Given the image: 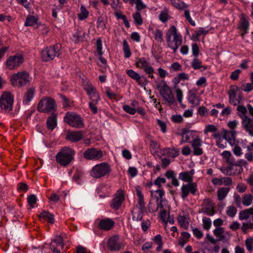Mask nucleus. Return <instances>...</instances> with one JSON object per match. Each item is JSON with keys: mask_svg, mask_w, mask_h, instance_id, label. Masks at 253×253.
<instances>
[{"mask_svg": "<svg viewBox=\"0 0 253 253\" xmlns=\"http://www.w3.org/2000/svg\"><path fill=\"white\" fill-rule=\"evenodd\" d=\"M230 188L228 187H222L217 190V197L219 201L223 200L229 193Z\"/></svg>", "mask_w": 253, "mask_h": 253, "instance_id": "nucleus-35", "label": "nucleus"}, {"mask_svg": "<svg viewBox=\"0 0 253 253\" xmlns=\"http://www.w3.org/2000/svg\"><path fill=\"white\" fill-rule=\"evenodd\" d=\"M202 140L197 137L191 142L192 146L194 149L193 154L194 155H201L203 153L202 149L200 147L202 145Z\"/></svg>", "mask_w": 253, "mask_h": 253, "instance_id": "nucleus-23", "label": "nucleus"}, {"mask_svg": "<svg viewBox=\"0 0 253 253\" xmlns=\"http://www.w3.org/2000/svg\"><path fill=\"white\" fill-rule=\"evenodd\" d=\"M241 89L244 91L250 92L253 89V84L251 83L243 84L241 86Z\"/></svg>", "mask_w": 253, "mask_h": 253, "instance_id": "nucleus-60", "label": "nucleus"}, {"mask_svg": "<svg viewBox=\"0 0 253 253\" xmlns=\"http://www.w3.org/2000/svg\"><path fill=\"white\" fill-rule=\"evenodd\" d=\"M10 81L14 86H25L30 83V75L26 71L18 72L12 75Z\"/></svg>", "mask_w": 253, "mask_h": 253, "instance_id": "nucleus-7", "label": "nucleus"}, {"mask_svg": "<svg viewBox=\"0 0 253 253\" xmlns=\"http://www.w3.org/2000/svg\"><path fill=\"white\" fill-rule=\"evenodd\" d=\"M191 65L194 70H198L203 68V71H205L207 69V67L202 65V62L198 57H194L192 60Z\"/></svg>", "mask_w": 253, "mask_h": 253, "instance_id": "nucleus-28", "label": "nucleus"}, {"mask_svg": "<svg viewBox=\"0 0 253 253\" xmlns=\"http://www.w3.org/2000/svg\"><path fill=\"white\" fill-rule=\"evenodd\" d=\"M54 243L56 244L57 246H59L62 248H63L64 245L63 238L61 236L59 235L55 236L53 241L51 244H53L54 245Z\"/></svg>", "mask_w": 253, "mask_h": 253, "instance_id": "nucleus-48", "label": "nucleus"}, {"mask_svg": "<svg viewBox=\"0 0 253 253\" xmlns=\"http://www.w3.org/2000/svg\"><path fill=\"white\" fill-rule=\"evenodd\" d=\"M84 88L86 92L89 96V99L91 101H98L100 100V96L96 89L92 85L89 81H86L84 83Z\"/></svg>", "mask_w": 253, "mask_h": 253, "instance_id": "nucleus-14", "label": "nucleus"}, {"mask_svg": "<svg viewBox=\"0 0 253 253\" xmlns=\"http://www.w3.org/2000/svg\"><path fill=\"white\" fill-rule=\"evenodd\" d=\"M24 61L23 56L19 54H16L13 56L9 57L6 61V67L9 70H13L17 68Z\"/></svg>", "mask_w": 253, "mask_h": 253, "instance_id": "nucleus-12", "label": "nucleus"}, {"mask_svg": "<svg viewBox=\"0 0 253 253\" xmlns=\"http://www.w3.org/2000/svg\"><path fill=\"white\" fill-rule=\"evenodd\" d=\"M238 89V87L237 85L230 86V89L228 90V94L229 95V101L231 104L236 106L240 104L239 99L236 98L237 91Z\"/></svg>", "mask_w": 253, "mask_h": 253, "instance_id": "nucleus-20", "label": "nucleus"}, {"mask_svg": "<svg viewBox=\"0 0 253 253\" xmlns=\"http://www.w3.org/2000/svg\"><path fill=\"white\" fill-rule=\"evenodd\" d=\"M253 196L251 194H245L244 195L242 200L243 204L245 206H249L252 203Z\"/></svg>", "mask_w": 253, "mask_h": 253, "instance_id": "nucleus-42", "label": "nucleus"}, {"mask_svg": "<svg viewBox=\"0 0 253 253\" xmlns=\"http://www.w3.org/2000/svg\"><path fill=\"white\" fill-rule=\"evenodd\" d=\"M27 201L28 204L31 206V207L34 208V205L37 201V198L35 195L31 194L28 197Z\"/></svg>", "mask_w": 253, "mask_h": 253, "instance_id": "nucleus-50", "label": "nucleus"}, {"mask_svg": "<svg viewBox=\"0 0 253 253\" xmlns=\"http://www.w3.org/2000/svg\"><path fill=\"white\" fill-rule=\"evenodd\" d=\"M114 224V222L111 219L107 218L100 220L98 227L101 230L108 231L113 227Z\"/></svg>", "mask_w": 253, "mask_h": 253, "instance_id": "nucleus-21", "label": "nucleus"}, {"mask_svg": "<svg viewBox=\"0 0 253 253\" xmlns=\"http://www.w3.org/2000/svg\"><path fill=\"white\" fill-rule=\"evenodd\" d=\"M226 212L228 216L233 217L237 213V209L234 206H230L227 208Z\"/></svg>", "mask_w": 253, "mask_h": 253, "instance_id": "nucleus-49", "label": "nucleus"}, {"mask_svg": "<svg viewBox=\"0 0 253 253\" xmlns=\"http://www.w3.org/2000/svg\"><path fill=\"white\" fill-rule=\"evenodd\" d=\"M98 101H91L89 102V107L90 110L92 112V113L95 114L97 113L98 109L96 106V105L97 104Z\"/></svg>", "mask_w": 253, "mask_h": 253, "instance_id": "nucleus-61", "label": "nucleus"}, {"mask_svg": "<svg viewBox=\"0 0 253 253\" xmlns=\"http://www.w3.org/2000/svg\"><path fill=\"white\" fill-rule=\"evenodd\" d=\"M123 110L126 113L130 115H134L136 112V110L133 107H131L128 105H125L123 106Z\"/></svg>", "mask_w": 253, "mask_h": 253, "instance_id": "nucleus-55", "label": "nucleus"}, {"mask_svg": "<svg viewBox=\"0 0 253 253\" xmlns=\"http://www.w3.org/2000/svg\"><path fill=\"white\" fill-rule=\"evenodd\" d=\"M96 45V47H97V51L98 52L99 55H100L99 59H100V61L103 64H106L107 63V60L102 56V55L103 54V52L102 50V41L100 38L98 39L97 40Z\"/></svg>", "mask_w": 253, "mask_h": 253, "instance_id": "nucleus-30", "label": "nucleus"}, {"mask_svg": "<svg viewBox=\"0 0 253 253\" xmlns=\"http://www.w3.org/2000/svg\"><path fill=\"white\" fill-rule=\"evenodd\" d=\"M159 20L165 23L169 20V15L167 11H162L159 15Z\"/></svg>", "mask_w": 253, "mask_h": 253, "instance_id": "nucleus-58", "label": "nucleus"}, {"mask_svg": "<svg viewBox=\"0 0 253 253\" xmlns=\"http://www.w3.org/2000/svg\"><path fill=\"white\" fill-rule=\"evenodd\" d=\"M192 231L194 235L198 239H201L203 236V232L197 228H193Z\"/></svg>", "mask_w": 253, "mask_h": 253, "instance_id": "nucleus-62", "label": "nucleus"}, {"mask_svg": "<svg viewBox=\"0 0 253 253\" xmlns=\"http://www.w3.org/2000/svg\"><path fill=\"white\" fill-rule=\"evenodd\" d=\"M73 37L75 42H83L85 38V32L81 30L77 29L74 34Z\"/></svg>", "mask_w": 253, "mask_h": 253, "instance_id": "nucleus-38", "label": "nucleus"}, {"mask_svg": "<svg viewBox=\"0 0 253 253\" xmlns=\"http://www.w3.org/2000/svg\"><path fill=\"white\" fill-rule=\"evenodd\" d=\"M13 96L9 92H4L0 97V106L1 108L9 112L12 110Z\"/></svg>", "mask_w": 253, "mask_h": 253, "instance_id": "nucleus-9", "label": "nucleus"}, {"mask_svg": "<svg viewBox=\"0 0 253 253\" xmlns=\"http://www.w3.org/2000/svg\"><path fill=\"white\" fill-rule=\"evenodd\" d=\"M245 245L248 251L251 252L253 249V238L246 239Z\"/></svg>", "mask_w": 253, "mask_h": 253, "instance_id": "nucleus-54", "label": "nucleus"}, {"mask_svg": "<svg viewBox=\"0 0 253 253\" xmlns=\"http://www.w3.org/2000/svg\"><path fill=\"white\" fill-rule=\"evenodd\" d=\"M178 221L182 227H183L185 229H187L188 228L189 223L185 216H179L178 217Z\"/></svg>", "mask_w": 253, "mask_h": 253, "instance_id": "nucleus-47", "label": "nucleus"}, {"mask_svg": "<svg viewBox=\"0 0 253 253\" xmlns=\"http://www.w3.org/2000/svg\"><path fill=\"white\" fill-rule=\"evenodd\" d=\"M110 166L107 163H102L94 166L90 171V175L94 178H101L108 175L111 172Z\"/></svg>", "mask_w": 253, "mask_h": 253, "instance_id": "nucleus-6", "label": "nucleus"}, {"mask_svg": "<svg viewBox=\"0 0 253 253\" xmlns=\"http://www.w3.org/2000/svg\"><path fill=\"white\" fill-rule=\"evenodd\" d=\"M214 235L217 237H219V239L218 240H222L224 239V237L223 235V233L224 232L223 228L218 227L215 229L213 231Z\"/></svg>", "mask_w": 253, "mask_h": 253, "instance_id": "nucleus-46", "label": "nucleus"}, {"mask_svg": "<svg viewBox=\"0 0 253 253\" xmlns=\"http://www.w3.org/2000/svg\"><path fill=\"white\" fill-rule=\"evenodd\" d=\"M124 247L123 241L119 236H114L109 239L108 247L111 251H119Z\"/></svg>", "mask_w": 253, "mask_h": 253, "instance_id": "nucleus-15", "label": "nucleus"}, {"mask_svg": "<svg viewBox=\"0 0 253 253\" xmlns=\"http://www.w3.org/2000/svg\"><path fill=\"white\" fill-rule=\"evenodd\" d=\"M64 121L71 127L82 128L84 127V119L77 113L73 112L66 113Z\"/></svg>", "mask_w": 253, "mask_h": 253, "instance_id": "nucleus-5", "label": "nucleus"}, {"mask_svg": "<svg viewBox=\"0 0 253 253\" xmlns=\"http://www.w3.org/2000/svg\"><path fill=\"white\" fill-rule=\"evenodd\" d=\"M155 40L159 43H161L163 42V34L160 29H156L153 31Z\"/></svg>", "mask_w": 253, "mask_h": 253, "instance_id": "nucleus-40", "label": "nucleus"}, {"mask_svg": "<svg viewBox=\"0 0 253 253\" xmlns=\"http://www.w3.org/2000/svg\"><path fill=\"white\" fill-rule=\"evenodd\" d=\"M136 195L138 198L136 207L138 208L140 210L146 211L145 203L144 202L143 195L142 193L140 187L138 186L136 187Z\"/></svg>", "mask_w": 253, "mask_h": 253, "instance_id": "nucleus-24", "label": "nucleus"}, {"mask_svg": "<svg viewBox=\"0 0 253 253\" xmlns=\"http://www.w3.org/2000/svg\"><path fill=\"white\" fill-rule=\"evenodd\" d=\"M83 156L87 160H97L102 157L103 152L95 148H90L84 151Z\"/></svg>", "mask_w": 253, "mask_h": 253, "instance_id": "nucleus-16", "label": "nucleus"}, {"mask_svg": "<svg viewBox=\"0 0 253 253\" xmlns=\"http://www.w3.org/2000/svg\"><path fill=\"white\" fill-rule=\"evenodd\" d=\"M125 199L124 194L122 190H119L115 197L112 200L110 206L115 210H119Z\"/></svg>", "mask_w": 253, "mask_h": 253, "instance_id": "nucleus-17", "label": "nucleus"}, {"mask_svg": "<svg viewBox=\"0 0 253 253\" xmlns=\"http://www.w3.org/2000/svg\"><path fill=\"white\" fill-rule=\"evenodd\" d=\"M130 2L131 4L135 3L137 11L142 10L146 7V4L142 2V0H130Z\"/></svg>", "mask_w": 253, "mask_h": 253, "instance_id": "nucleus-41", "label": "nucleus"}, {"mask_svg": "<svg viewBox=\"0 0 253 253\" xmlns=\"http://www.w3.org/2000/svg\"><path fill=\"white\" fill-rule=\"evenodd\" d=\"M249 27V22L248 19L246 18L245 15L242 14L241 22L239 26L240 29L243 31L241 34L242 38H244L245 35L248 32Z\"/></svg>", "mask_w": 253, "mask_h": 253, "instance_id": "nucleus-25", "label": "nucleus"}, {"mask_svg": "<svg viewBox=\"0 0 253 253\" xmlns=\"http://www.w3.org/2000/svg\"><path fill=\"white\" fill-rule=\"evenodd\" d=\"M160 93L163 99L169 105L174 104L176 101L173 94L169 85L165 84L160 88Z\"/></svg>", "mask_w": 253, "mask_h": 253, "instance_id": "nucleus-10", "label": "nucleus"}, {"mask_svg": "<svg viewBox=\"0 0 253 253\" xmlns=\"http://www.w3.org/2000/svg\"><path fill=\"white\" fill-rule=\"evenodd\" d=\"M46 124L48 129L53 130L57 126V115L52 113L51 116L47 118Z\"/></svg>", "mask_w": 253, "mask_h": 253, "instance_id": "nucleus-26", "label": "nucleus"}, {"mask_svg": "<svg viewBox=\"0 0 253 253\" xmlns=\"http://www.w3.org/2000/svg\"><path fill=\"white\" fill-rule=\"evenodd\" d=\"M241 72V71L240 69H237L232 72L230 76V79L233 81L237 80L239 78V76Z\"/></svg>", "mask_w": 253, "mask_h": 253, "instance_id": "nucleus-63", "label": "nucleus"}, {"mask_svg": "<svg viewBox=\"0 0 253 253\" xmlns=\"http://www.w3.org/2000/svg\"><path fill=\"white\" fill-rule=\"evenodd\" d=\"M133 18L135 24L137 25H141L143 23L142 19L139 11H136L133 14Z\"/></svg>", "mask_w": 253, "mask_h": 253, "instance_id": "nucleus-45", "label": "nucleus"}, {"mask_svg": "<svg viewBox=\"0 0 253 253\" xmlns=\"http://www.w3.org/2000/svg\"><path fill=\"white\" fill-rule=\"evenodd\" d=\"M166 182V180L165 178L158 177L155 180L154 184L157 186L160 189L162 187V184H164Z\"/></svg>", "mask_w": 253, "mask_h": 253, "instance_id": "nucleus-59", "label": "nucleus"}, {"mask_svg": "<svg viewBox=\"0 0 253 253\" xmlns=\"http://www.w3.org/2000/svg\"><path fill=\"white\" fill-rule=\"evenodd\" d=\"M203 228L205 229L209 230L211 226V221L210 218L204 217L203 218Z\"/></svg>", "mask_w": 253, "mask_h": 253, "instance_id": "nucleus-52", "label": "nucleus"}, {"mask_svg": "<svg viewBox=\"0 0 253 253\" xmlns=\"http://www.w3.org/2000/svg\"><path fill=\"white\" fill-rule=\"evenodd\" d=\"M202 206L204 208L201 210L202 212L209 216H212L215 214L213 205L210 199H205Z\"/></svg>", "mask_w": 253, "mask_h": 253, "instance_id": "nucleus-19", "label": "nucleus"}, {"mask_svg": "<svg viewBox=\"0 0 253 253\" xmlns=\"http://www.w3.org/2000/svg\"><path fill=\"white\" fill-rule=\"evenodd\" d=\"M252 212H253V208L242 211L239 212V218L241 220L247 219L249 218Z\"/></svg>", "mask_w": 253, "mask_h": 253, "instance_id": "nucleus-32", "label": "nucleus"}, {"mask_svg": "<svg viewBox=\"0 0 253 253\" xmlns=\"http://www.w3.org/2000/svg\"><path fill=\"white\" fill-rule=\"evenodd\" d=\"M75 152L72 149L65 147L63 148L55 156L58 163L61 166L66 167L69 165L74 159Z\"/></svg>", "mask_w": 253, "mask_h": 253, "instance_id": "nucleus-3", "label": "nucleus"}, {"mask_svg": "<svg viewBox=\"0 0 253 253\" xmlns=\"http://www.w3.org/2000/svg\"><path fill=\"white\" fill-rule=\"evenodd\" d=\"M171 4L176 8L183 10L187 7V5L181 0H170Z\"/></svg>", "mask_w": 253, "mask_h": 253, "instance_id": "nucleus-36", "label": "nucleus"}, {"mask_svg": "<svg viewBox=\"0 0 253 253\" xmlns=\"http://www.w3.org/2000/svg\"><path fill=\"white\" fill-rule=\"evenodd\" d=\"M228 164L229 165V169L231 170H234V174H240L243 171V168L241 166H239L235 163H234L232 161H228Z\"/></svg>", "mask_w": 253, "mask_h": 253, "instance_id": "nucleus-34", "label": "nucleus"}, {"mask_svg": "<svg viewBox=\"0 0 253 253\" xmlns=\"http://www.w3.org/2000/svg\"><path fill=\"white\" fill-rule=\"evenodd\" d=\"M188 100L192 105H197L200 104L199 97L191 90H189L188 92Z\"/></svg>", "mask_w": 253, "mask_h": 253, "instance_id": "nucleus-31", "label": "nucleus"}, {"mask_svg": "<svg viewBox=\"0 0 253 253\" xmlns=\"http://www.w3.org/2000/svg\"><path fill=\"white\" fill-rule=\"evenodd\" d=\"M60 47V44H56L44 48L41 53L42 60L43 61L48 62L53 60L55 57H58L61 54Z\"/></svg>", "mask_w": 253, "mask_h": 253, "instance_id": "nucleus-4", "label": "nucleus"}, {"mask_svg": "<svg viewBox=\"0 0 253 253\" xmlns=\"http://www.w3.org/2000/svg\"><path fill=\"white\" fill-rule=\"evenodd\" d=\"M84 137V133L82 130L69 131L67 132L66 139L71 142H77Z\"/></svg>", "mask_w": 253, "mask_h": 253, "instance_id": "nucleus-18", "label": "nucleus"}, {"mask_svg": "<svg viewBox=\"0 0 253 253\" xmlns=\"http://www.w3.org/2000/svg\"><path fill=\"white\" fill-rule=\"evenodd\" d=\"M217 130V127L213 125H208L206 126L204 129V133L206 134L208 132L214 133Z\"/></svg>", "mask_w": 253, "mask_h": 253, "instance_id": "nucleus-53", "label": "nucleus"}, {"mask_svg": "<svg viewBox=\"0 0 253 253\" xmlns=\"http://www.w3.org/2000/svg\"><path fill=\"white\" fill-rule=\"evenodd\" d=\"M123 50L125 58H129L131 56V53L129 45L126 40H124L123 41Z\"/></svg>", "mask_w": 253, "mask_h": 253, "instance_id": "nucleus-43", "label": "nucleus"}, {"mask_svg": "<svg viewBox=\"0 0 253 253\" xmlns=\"http://www.w3.org/2000/svg\"><path fill=\"white\" fill-rule=\"evenodd\" d=\"M166 38L168 47L173 50V52L175 53L177 49L181 44L182 39V36L177 33L176 28L172 25L166 33Z\"/></svg>", "mask_w": 253, "mask_h": 253, "instance_id": "nucleus-1", "label": "nucleus"}, {"mask_svg": "<svg viewBox=\"0 0 253 253\" xmlns=\"http://www.w3.org/2000/svg\"><path fill=\"white\" fill-rule=\"evenodd\" d=\"M235 131L224 130L223 138L226 140L228 143L231 144L232 141L235 139Z\"/></svg>", "mask_w": 253, "mask_h": 253, "instance_id": "nucleus-37", "label": "nucleus"}, {"mask_svg": "<svg viewBox=\"0 0 253 253\" xmlns=\"http://www.w3.org/2000/svg\"><path fill=\"white\" fill-rule=\"evenodd\" d=\"M48 199L50 203L55 204L60 200V197L58 195L53 193L49 197Z\"/></svg>", "mask_w": 253, "mask_h": 253, "instance_id": "nucleus-64", "label": "nucleus"}, {"mask_svg": "<svg viewBox=\"0 0 253 253\" xmlns=\"http://www.w3.org/2000/svg\"><path fill=\"white\" fill-rule=\"evenodd\" d=\"M145 211L139 210L137 212L132 211V219L135 221H140L143 218V213Z\"/></svg>", "mask_w": 253, "mask_h": 253, "instance_id": "nucleus-44", "label": "nucleus"}, {"mask_svg": "<svg viewBox=\"0 0 253 253\" xmlns=\"http://www.w3.org/2000/svg\"><path fill=\"white\" fill-rule=\"evenodd\" d=\"M136 66L140 69H143L148 77L151 78H154L153 73L154 70L153 68L149 65V62L144 57L138 58L135 63Z\"/></svg>", "mask_w": 253, "mask_h": 253, "instance_id": "nucleus-13", "label": "nucleus"}, {"mask_svg": "<svg viewBox=\"0 0 253 253\" xmlns=\"http://www.w3.org/2000/svg\"><path fill=\"white\" fill-rule=\"evenodd\" d=\"M60 98L62 100L64 108L70 107V102L69 100L64 95L58 94Z\"/></svg>", "mask_w": 253, "mask_h": 253, "instance_id": "nucleus-51", "label": "nucleus"}, {"mask_svg": "<svg viewBox=\"0 0 253 253\" xmlns=\"http://www.w3.org/2000/svg\"><path fill=\"white\" fill-rule=\"evenodd\" d=\"M56 104L55 100L50 97H44L39 102L37 109L42 113L53 112L56 111Z\"/></svg>", "mask_w": 253, "mask_h": 253, "instance_id": "nucleus-8", "label": "nucleus"}, {"mask_svg": "<svg viewBox=\"0 0 253 253\" xmlns=\"http://www.w3.org/2000/svg\"><path fill=\"white\" fill-rule=\"evenodd\" d=\"M197 190V185L195 182L184 184L180 189L181 198L184 200L187 198L190 193L195 195Z\"/></svg>", "mask_w": 253, "mask_h": 253, "instance_id": "nucleus-11", "label": "nucleus"}, {"mask_svg": "<svg viewBox=\"0 0 253 253\" xmlns=\"http://www.w3.org/2000/svg\"><path fill=\"white\" fill-rule=\"evenodd\" d=\"M40 218L47 220L48 221L53 224L54 222L53 215L47 211H42L39 215Z\"/></svg>", "mask_w": 253, "mask_h": 253, "instance_id": "nucleus-33", "label": "nucleus"}, {"mask_svg": "<svg viewBox=\"0 0 253 253\" xmlns=\"http://www.w3.org/2000/svg\"><path fill=\"white\" fill-rule=\"evenodd\" d=\"M81 13L79 14L78 17L80 20H83L86 18L88 15V11L83 6L81 7Z\"/></svg>", "mask_w": 253, "mask_h": 253, "instance_id": "nucleus-56", "label": "nucleus"}, {"mask_svg": "<svg viewBox=\"0 0 253 253\" xmlns=\"http://www.w3.org/2000/svg\"><path fill=\"white\" fill-rule=\"evenodd\" d=\"M237 115L242 120L243 128L248 132L249 134L253 136V119L247 116V109L242 105H238L237 108Z\"/></svg>", "mask_w": 253, "mask_h": 253, "instance_id": "nucleus-2", "label": "nucleus"}, {"mask_svg": "<svg viewBox=\"0 0 253 253\" xmlns=\"http://www.w3.org/2000/svg\"><path fill=\"white\" fill-rule=\"evenodd\" d=\"M192 52L194 57H198L199 55L200 50L199 46L196 43L192 44Z\"/></svg>", "mask_w": 253, "mask_h": 253, "instance_id": "nucleus-57", "label": "nucleus"}, {"mask_svg": "<svg viewBox=\"0 0 253 253\" xmlns=\"http://www.w3.org/2000/svg\"><path fill=\"white\" fill-rule=\"evenodd\" d=\"M127 75L133 80L138 82V84L142 86V84L141 83V78H144L143 76L141 77L139 74L135 72L132 69L128 70L126 71Z\"/></svg>", "mask_w": 253, "mask_h": 253, "instance_id": "nucleus-29", "label": "nucleus"}, {"mask_svg": "<svg viewBox=\"0 0 253 253\" xmlns=\"http://www.w3.org/2000/svg\"><path fill=\"white\" fill-rule=\"evenodd\" d=\"M35 94V89L34 88H30L28 89L27 91L25 93L23 102L25 105L29 104V102L32 100L34 97Z\"/></svg>", "mask_w": 253, "mask_h": 253, "instance_id": "nucleus-27", "label": "nucleus"}, {"mask_svg": "<svg viewBox=\"0 0 253 253\" xmlns=\"http://www.w3.org/2000/svg\"><path fill=\"white\" fill-rule=\"evenodd\" d=\"M195 173L194 169L189 171H185L179 173L178 178L187 183H193V175Z\"/></svg>", "mask_w": 253, "mask_h": 253, "instance_id": "nucleus-22", "label": "nucleus"}, {"mask_svg": "<svg viewBox=\"0 0 253 253\" xmlns=\"http://www.w3.org/2000/svg\"><path fill=\"white\" fill-rule=\"evenodd\" d=\"M38 21V19L34 16L29 15L27 16L24 25L25 26H32L35 24H36Z\"/></svg>", "mask_w": 253, "mask_h": 253, "instance_id": "nucleus-39", "label": "nucleus"}]
</instances>
